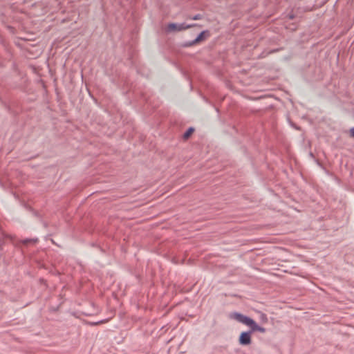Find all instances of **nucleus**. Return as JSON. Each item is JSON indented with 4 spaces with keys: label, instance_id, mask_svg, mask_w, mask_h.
Listing matches in <instances>:
<instances>
[{
    "label": "nucleus",
    "instance_id": "nucleus-1",
    "mask_svg": "<svg viewBox=\"0 0 354 354\" xmlns=\"http://www.w3.org/2000/svg\"><path fill=\"white\" fill-rule=\"evenodd\" d=\"M229 318L249 326L252 331H259L261 333H264L266 331L264 328L259 326L252 319L239 313H231L229 315Z\"/></svg>",
    "mask_w": 354,
    "mask_h": 354
},
{
    "label": "nucleus",
    "instance_id": "nucleus-2",
    "mask_svg": "<svg viewBox=\"0 0 354 354\" xmlns=\"http://www.w3.org/2000/svg\"><path fill=\"white\" fill-rule=\"evenodd\" d=\"M192 27V25H185V24H169L166 28L167 32H175V31H181L187 28Z\"/></svg>",
    "mask_w": 354,
    "mask_h": 354
},
{
    "label": "nucleus",
    "instance_id": "nucleus-3",
    "mask_svg": "<svg viewBox=\"0 0 354 354\" xmlns=\"http://www.w3.org/2000/svg\"><path fill=\"white\" fill-rule=\"evenodd\" d=\"M239 341L241 345L250 344L251 343V332H242Z\"/></svg>",
    "mask_w": 354,
    "mask_h": 354
},
{
    "label": "nucleus",
    "instance_id": "nucleus-4",
    "mask_svg": "<svg viewBox=\"0 0 354 354\" xmlns=\"http://www.w3.org/2000/svg\"><path fill=\"white\" fill-rule=\"evenodd\" d=\"M194 130L193 129H189L185 134H184V137L185 138H187L190 136V135L193 133Z\"/></svg>",
    "mask_w": 354,
    "mask_h": 354
},
{
    "label": "nucleus",
    "instance_id": "nucleus-5",
    "mask_svg": "<svg viewBox=\"0 0 354 354\" xmlns=\"http://www.w3.org/2000/svg\"><path fill=\"white\" fill-rule=\"evenodd\" d=\"M261 319L263 323H266L268 322V318L266 314L262 313L261 315Z\"/></svg>",
    "mask_w": 354,
    "mask_h": 354
},
{
    "label": "nucleus",
    "instance_id": "nucleus-6",
    "mask_svg": "<svg viewBox=\"0 0 354 354\" xmlns=\"http://www.w3.org/2000/svg\"><path fill=\"white\" fill-rule=\"evenodd\" d=\"M206 34L205 32H203L200 34V35L197 37L196 41H200L202 39L203 37Z\"/></svg>",
    "mask_w": 354,
    "mask_h": 354
},
{
    "label": "nucleus",
    "instance_id": "nucleus-7",
    "mask_svg": "<svg viewBox=\"0 0 354 354\" xmlns=\"http://www.w3.org/2000/svg\"><path fill=\"white\" fill-rule=\"evenodd\" d=\"M350 136L354 138V127L350 129Z\"/></svg>",
    "mask_w": 354,
    "mask_h": 354
},
{
    "label": "nucleus",
    "instance_id": "nucleus-8",
    "mask_svg": "<svg viewBox=\"0 0 354 354\" xmlns=\"http://www.w3.org/2000/svg\"><path fill=\"white\" fill-rule=\"evenodd\" d=\"M194 20H197V19H201V17L199 15H197L196 16H194L193 18H192Z\"/></svg>",
    "mask_w": 354,
    "mask_h": 354
}]
</instances>
